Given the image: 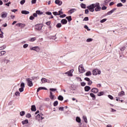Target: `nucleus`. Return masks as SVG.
Returning <instances> with one entry per match:
<instances>
[{
	"label": "nucleus",
	"instance_id": "f257e3e1",
	"mask_svg": "<svg viewBox=\"0 0 127 127\" xmlns=\"http://www.w3.org/2000/svg\"><path fill=\"white\" fill-rule=\"evenodd\" d=\"M50 98L52 100H54V97L55 96L53 95V93H52V92H55L56 91H57V89L50 88Z\"/></svg>",
	"mask_w": 127,
	"mask_h": 127
},
{
	"label": "nucleus",
	"instance_id": "f03ea898",
	"mask_svg": "<svg viewBox=\"0 0 127 127\" xmlns=\"http://www.w3.org/2000/svg\"><path fill=\"white\" fill-rule=\"evenodd\" d=\"M95 6H96V5L95 3H93L88 6L87 7L89 10V11H91V12H94V11H95Z\"/></svg>",
	"mask_w": 127,
	"mask_h": 127
},
{
	"label": "nucleus",
	"instance_id": "7ed1b4c3",
	"mask_svg": "<svg viewBox=\"0 0 127 127\" xmlns=\"http://www.w3.org/2000/svg\"><path fill=\"white\" fill-rule=\"evenodd\" d=\"M42 116H43V114H41V113H39V114H38L36 117V120L37 121H38V122H39L40 121V120H42L44 119V117H42Z\"/></svg>",
	"mask_w": 127,
	"mask_h": 127
},
{
	"label": "nucleus",
	"instance_id": "20e7f679",
	"mask_svg": "<svg viewBox=\"0 0 127 127\" xmlns=\"http://www.w3.org/2000/svg\"><path fill=\"white\" fill-rule=\"evenodd\" d=\"M94 8L95 11H100L101 10V6H100V3L96 2L95 3Z\"/></svg>",
	"mask_w": 127,
	"mask_h": 127
},
{
	"label": "nucleus",
	"instance_id": "39448f33",
	"mask_svg": "<svg viewBox=\"0 0 127 127\" xmlns=\"http://www.w3.org/2000/svg\"><path fill=\"white\" fill-rule=\"evenodd\" d=\"M26 81H27V85L29 87H32V86H33V83H32V79L28 78L26 79Z\"/></svg>",
	"mask_w": 127,
	"mask_h": 127
},
{
	"label": "nucleus",
	"instance_id": "423d86ee",
	"mask_svg": "<svg viewBox=\"0 0 127 127\" xmlns=\"http://www.w3.org/2000/svg\"><path fill=\"white\" fill-rule=\"evenodd\" d=\"M30 50H33L34 51H36V52H39V51H40V48H39V47L38 46H36L33 47H31L30 48Z\"/></svg>",
	"mask_w": 127,
	"mask_h": 127
},
{
	"label": "nucleus",
	"instance_id": "0eeeda50",
	"mask_svg": "<svg viewBox=\"0 0 127 127\" xmlns=\"http://www.w3.org/2000/svg\"><path fill=\"white\" fill-rule=\"evenodd\" d=\"M78 71L80 73H84L85 72V69L83 67V64L79 65L78 67Z\"/></svg>",
	"mask_w": 127,
	"mask_h": 127
},
{
	"label": "nucleus",
	"instance_id": "6e6552de",
	"mask_svg": "<svg viewBox=\"0 0 127 127\" xmlns=\"http://www.w3.org/2000/svg\"><path fill=\"white\" fill-rule=\"evenodd\" d=\"M24 87H25L24 83L22 82L20 84L21 88L19 89V91L20 93H22V92H23V91H24Z\"/></svg>",
	"mask_w": 127,
	"mask_h": 127
},
{
	"label": "nucleus",
	"instance_id": "1a4fd4ad",
	"mask_svg": "<svg viewBox=\"0 0 127 127\" xmlns=\"http://www.w3.org/2000/svg\"><path fill=\"white\" fill-rule=\"evenodd\" d=\"M100 75L101 74V71L98 69H95L93 70V75L96 76V75Z\"/></svg>",
	"mask_w": 127,
	"mask_h": 127
},
{
	"label": "nucleus",
	"instance_id": "9d476101",
	"mask_svg": "<svg viewBox=\"0 0 127 127\" xmlns=\"http://www.w3.org/2000/svg\"><path fill=\"white\" fill-rule=\"evenodd\" d=\"M73 72H74V69H71L67 72H65L64 74H65V75L67 74L68 76L72 77V76H73Z\"/></svg>",
	"mask_w": 127,
	"mask_h": 127
},
{
	"label": "nucleus",
	"instance_id": "9b49d317",
	"mask_svg": "<svg viewBox=\"0 0 127 127\" xmlns=\"http://www.w3.org/2000/svg\"><path fill=\"white\" fill-rule=\"evenodd\" d=\"M35 27L36 29H37V30H41L42 28V25H41V24H37L36 25Z\"/></svg>",
	"mask_w": 127,
	"mask_h": 127
},
{
	"label": "nucleus",
	"instance_id": "f8f14e48",
	"mask_svg": "<svg viewBox=\"0 0 127 127\" xmlns=\"http://www.w3.org/2000/svg\"><path fill=\"white\" fill-rule=\"evenodd\" d=\"M7 16V12H3L1 13V18H5Z\"/></svg>",
	"mask_w": 127,
	"mask_h": 127
},
{
	"label": "nucleus",
	"instance_id": "ddd939ff",
	"mask_svg": "<svg viewBox=\"0 0 127 127\" xmlns=\"http://www.w3.org/2000/svg\"><path fill=\"white\" fill-rule=\"evenodd\" d=\"M116 10H117V8H114L111 11L108 12V15H111V14H112V13H114V12L116 11Z\"/></svg>",
	"mask_w": 127,
	"mask_h": 127
},
{
	"label": "nucleus",
	"instance_id": "4468645a",
	"mask_svg": "<svg viewBox=\"0 0 127 127\" xmlns=\"http://www.w3.org/2000/svg\"><path fill=\"white\" fill-rule=\"evenodd\" d=\"M16 25L17 26H18V27H21L22 28H23V27H24V26H25V24L17 23V24H16Z\"/></svg>",
	"mask_w": 127,
	"mask_h": 127
},
{
	"label": "nucleus",
	"instance_id": "2eb2a0df",
	"mask_svg": "<svg viewBox=\"0 0 127 127\" xmlns=\"http://www.w3.org/2000/svg\"><path fill=\"white\" fill-rule=\"evenodd\" d=\"M91 92L94 94H97V93L99 92V89H98L97 88H92L91 89Z\"/></svg>",
	"mask_w": 127,
	"mask_h": 127
},
{
	"label": "nucleus",
	"instance_id": "dca6fc26",
	"mask_svg": "<svg viewBox=\"0 0 127 127\" xmlns=\"http://www.w3.org/2000/svg\"><path fill=\"white\" fill-rule=\"evenodd\" d=\"M55 2L56 4H58V5H61L62 4V1L60 0H56Z\"/></svg>",
	"mask_w": 127,
	"mask_h": 127
},
{
	"label": "nucleus",
	"instance_id": "f3484780",
	"mask_svg": "<svg viewBox=\"0 0 127 127\" xmlns=\"http://www.w3.org/2000/svg\"><path fill=\"white\" fill-rule=\"evenodd\" d=\"M84 90H85V92H89V91H90V90H91V87L89 86H86L84 87Z\"/></svg>",
	"mask_w": 127,
	"mask_h": 127
},
{
	"label": "nucleus",
	"instance_id": "a211bd4d",
	"mask_svg": "<svg viewBox=\"0 0 127 127\" xmlns=\"http://www.w3.org/2000/svg\"><path fill=\"white\" fill-rule=\"evenodd\" d=\"M61 22L62 23V24H67V21L66 19H63L61 20Z\"/></svg>",
	"mask_w": 127,
	"mask_h": 127
},
{
	"label": "nucleus",
	"instance_id": "6ab92c4d",
	"mask_svg": "<svg viewBox=\"0 0 127 127\" xmlns=\"http://www.w3.org/2000/svg\"><path fill=\"white\" fill-rule=\"evenodd\" d=\"M40 90H47V88H46V87H39L37 90V92L38 93V92H39Z\"/></svg>",
	"mask_w": 127,
	"mask_h": 127
},
{
	"label": "nucleus",
	"instance_id": "aec40b11",
	"mask_svg": "<svg viewBox=\"0 0 127 127\" xmlns=\"http://www.w3.org/2000/svg\"><path fill=\"white\" fill-rule=\"evenodd\" d=\"M31 110L32 112H35V111H36V107H35V105H32Z\"/></svg>",
	"mask_w": 127,
	"mask_h": 127
},
{
	"label": "nucleus",
	"instance_id": "412c9836",
	"mask_svg": "<svg viewBox=\"0 0 127 127\" xmlns=\"http://www.w3.org/2000/svg\"><path fill=\"white\" fill-rule=\"evenodd\" d=\"M22 14H29V11L26 10L21 11Z\"/></svg>",
	"mask_w": 127,
	"mask_h": 127
},
{
	"label": "nucleus",
	"instance_id": "4be33fe9",
	"mask_svg": "<svg viewBox=\"0 0 127 127\" xmlns=\"http://www.w3.org/2000/svg\"><path fill=\"white\" fill-rule=\"evenodd\" d=\"M124 95H125V92L121 91L119 93L118 96L119 97H123V96H124Z\"/></svg>",
	"mask_w": 127,
	"mask_h": 127
},
{
	"label": "nucleus",
	"instance_id": "5701e85b",
	"mask_svg": "<svg viewBox=\"0 0 127 127\" xmlns=\"http://www.w3.org/2000/svg\"><path fill=\"white\" fill-rule=\"evenodd\" d=\"M75 11H76V9H71L68 10V12L70 14H72V13H73V12H75Z\"/></svg>",
	"mask_w": 127,
	"mask_h": 127
},
{
	"label": "nucleus",
	"instance_id": "b1692460",
	"mask_svg": "<svg viewBox=\"0 0 127 127\" xmlns=\"http://www.w3.org/2000/svg\"><path fill=\"white\" fill-rule=\"evenodd\" d=\"M66 19H67L68 20V21L69 22H70V21H71V20H72V16H67L66 17Z\"/></svg>",
	"mask_w": 127,
	"mask_h": 127
},
{
	"label": "nucleus",
	"instance_id": "393cba45",
	"mask_svg": "<svg viewBox=\"0 0 127 127\" xmlns=\"http://www.w3.org/2000/svg\"><path fill=\"white\" fill-rule=\"evenodd\" d=\"M90 97H91V98H93V100H95L96 99V96L95 95V94H94V93H91L90 94Z\"/></svg>",
	"mask_w": 127,
	"mask_h": 127
},
{
	"label": "nucleus",
	"instance_id": "a878e982",
	"mask_svg": "<svg viewBox=\"0 0 127 127\" xmlns=\"http://www.w3.org/2000/svg\"><path fill=\"white\" fill-rule=\"evenodd\" d=\"M58 99L59 100V101H63V100H64V98L62 95L59 96Z\"/></svg>",
	"mask_w": 127,
	"mask_h": 127
},
{
	"label": "nucleus",
	"instance_id": "bb28decb",
	"mask_svg": "<svg viewBox=\"0 0 127 127\" xmlns=\"http://www.w3.org/2000/svg\"><path fill=\"white\" fill-rule=\"evenodd\" d=\"M22 124H23V125H26L27 124H28V120H25L22 121Z\"/></svg>",
	"mask_w": 127,
	"mask_h": 127
},
{
	"label": "nucleus",
	"instance_id": "cd10ccee",
	"mask_svg": "<svg viewBox=\"0 0 127 127\" xmlns=\"http://www.w3.org/2000/svg\"><path fill=\"white\" fill-rule=\"evenodd\" d=\"M5 53H6V52H5V51H2L0 52V56H2L3 55H4Z\"/></svg>",
	"mask_w": 127,
	"mask_h": 127
},
{
	"label": "nucleus",
	"instance_id": "c85d7f7f",
	"mask_svg": "<svg viewBox=\"0 0 127 127\" xmlns=\"http://www.w3.org/2000/svg\"><path fill=\"white\" fill-rule=\"evenodd\" d=\"M37 14H39V15H41V14H43V12H41L40 10H37L36 11Z\"/></svg>",
	"mask_w": 127,
	"mask_h": 127
},
{
	"label": "nucleus",
	"instance_id": "c756f323",
	"mask_svg": "<svg viewBox=\"0 0 127 127\" xmlns=\"http://www.w3.org/2000/svg\"><path fill=\"white\" fill-rule=\"evenodd\" d=\"M41 81L42 83H46V82H47V79L45 78H42L41 79Z\"/></svg>",
	"mask_w": 127,
	"mask_h": 127
},
{
	"label": "nucleus",
	"instance_id": "7c9ffc66",
	"mask_svg": "<svg viewBox=\"0 0 127 127\" xmlns=\"http://www.w3.org/2000/svg\"><path fill=\"white\" fill-rule=\"evenodd\" d=\"M6 48V46L5 45H3L2 47H0V50H3Z\"/></svg>",
	"mask_w": 127,
	"mask_h": 127
},
{
	"label": "nucleus",
	"instance_id": "2f4dec72",
	"mask_svg": "<svg viewBox=\"0 0 127 127\" xmlns=\"http://www.w3.org/2000/svg\"><path fill=\"white\" fill-rule=\"evenodd\" d=\"M104 91H102V92H99L98 93V95L97 96H98L99 97L101 96H103L104 95Z\"/></svg>",
	"mask_w": 127,
	"mask_h": 127
},
{
	"label": "nucleus",
	"instance_id": "473e14b6",
	"mask_svg": "<svg viewBox=\"0 0 127 127\" xmlns=\"http://www.w3.org/2000/svg\"><path fill=\"white\" fill-rule=\"evenodd\" d=\"M50 38L51 39H53L54 40H55V39H56V38H57L56 37V35H55V36H50Z\"/></svg>",
	"mask_w": 127,
	"mask_h": 127
},
{
	"label": "nucleus",
	"instance_id": "72a5a7b5",
	"mask_svg": "<svg viewBox=\"0 0 127 127\" xmlns=\"http://www.w3.org/2000/svg\"><path fill=\"white\" fill-rule=\"evenodd\" d=\"M83 119L84 121L85 122V123H86V124H87V123H88V121L87 120V117L84 116L83 117Z\"/></svg>",
	"mask_w": 127,
	"mask_h": 127
},
{
	"label": "nucleus",
	"instance_id": "f704fd0d",
	"mask_svg": "<svg viewBox=\"0 0 127 127\" xmlns=\"http://www.w3.org/2000/svg\"><path fill=\"white\" fill-rule=\"evenodd\" d=\"M35 40H36V38L34 37V38H32L29 40V41H30L31 42H33V41H35Z\"/></svg>",
	"mask_w": 127,
	"mask_h": 127
},
{
	"label": "nucleus",
	"instance_id": "c9c22d12",
	"mask_svg": "<svg viewBox=\"0 0 127 127\" xmlns=\"http://www.w3.org/2000/svg\"><path fill=\"white\" fill-rule=\"evenodd\" d=\"M92 75V73L91 71H88L85 73L86 76H91Z\"/></svg>",
	"mask_w": 127,
	"mask_h": 127
},
{
	"label": "nucleus",
	"instance_id": "e433bc0d",
	"mask_svg": "<svg viewBox=\"0 0 127 127\" xmlns=\"http://www.w3.org/2000/svg\"><path fill=\"white\" fill-rule=\"evenodd\" d=\"M61 26H62V25L60 23H59L56 25V27H57L58 28H60Z\"/></svg>",
	"mask_w": 127,
	"mask_h": 127
},
{
	"label": "nucleus",
	"instance_id": "4c0bfd02",
	"mask_svg": "<svg viewBox=\"0 0 127 127\" xmlns=\"http://www.w3.org/2000/svg\"><path fill=\"white\" fill-rule=\"evenodd\" d=\"M24 115H25V112L22 111L20 112V115L21 116V117H23V116H24Z\"/></svg>",
	"mask_w": 127,
	"mask_h": 127
},
{
	"label": "nucleus",
	"instance_id": "58836bf2",
	"mask_svg": "<svg viewBox=\"0 0 127 127\" xmlns=\"http://www.w3.org/2000/svg\"><path fill=\"white\" fill-rule=\"evenodd\" d=\"M76 121L77 123H81V119L79 117H76Z\"/></svg>",
	"mask_w": 127,
	"mask_h": 127
},
{
	"label": "nucleus",
	"instance_id": "ea45409f",
	"mask_svg": "<svg viewBox=\"0 0 127 127\" xmlns=\"http://www.w3.org/2000/svg\"><path fill=\"white\" fill-rule=\"evenodd\" d=\"M84 28H85V29H87V30L88 31H90V30H91V29H89V27H88V26H87V25H85L84 26Z\"/></svg>",
	"mask_w": 127,
	"mask_h": 127
},
{
	"label": "nucleus",
	"instance_id": "a19ab883",
	"mask_svg": "<svg viewBox=\"0 0 127 127\" xmlns=\"http://www.w3.org/2000/svg\"><path fill=\"white\" fill-rule=\"evenodd\" d=\"M123 3H119L117 4V7H121L123 6Z\"/></svg>",
	"mask_w": 127,
	"mask_h": 127
},
{
	"label": "nucleus",
	"instance_id": "79ce46f5",
	"mask_svg": "<svg viewBox=\"0 0 127 127\" xmlns=\"http://www.w3.org/2000/svg\"><path fill=\"white\" fill-rule=\"evenodd\" d=\"M9 60H6V58H4V63H6V64H7V63H8V62H9Z\"/></svg>",
	"mask_w": 127,
	"mask_h": 127
},
{
	"label": "nucleus",
	"instance_id": "37998d69",
	"mask_svg": "<svg viewBox=\"0 0 127 127\" xmlns=\"http://www.w3.org/2000/svg\"><path fill=\"white\" fill-rule=\"evenodd\" d=\"M126 47H123L121 49V51H122V52H124L125 51V50H126Z\"/></svg>",
	"mask_w": 127,
	"mask_h": 127
},
{
	"label": "nucleus",
	"instance_id": "c03bdc74",
	"mask_svg": "<svg viewBox=\"0 0 127 127\" xmlns=\"http://www.w3.org/2000/svg\"><path fill=\"white\" fill-rule=\"evenodd\" d=\"M58 105V101H55L54 103V107H57Z\"/></svg>",
	"mask_w": 127,
	"mask_h": 127
},
{
	"label": "nucleus",
	"instance_id": "a18cd8bd",
	"mask_svg": "<svg viewBox=\"0 0 127 127\" xmlns=\"http://www.w3.org/2000/svg\"><path fill=\"white\" fill-rule=\"evenodd\" d=\"M80 5H81L82 8H86V4H85L84 3H81Z\"/></svg>",
	"mask_w": 127,
	"mask_h": 127
},
{
	"label": "nucleus",
	"instance_id": "49530a36",
	"mask_svg": "<svg viewBox=\"0 0 127 127\" xmlns=\"http://www.w3.org/2000/svg\"><path fill=\"white\" fill-rule=\"evenodd\" d=\"M92 41H93V39L92 38H89L86 40V42H91Z\"/></svg>",
	"mask_w": 127,
	"mask_h": 127
},
{
	"label": "nucleus",
	"instance_id": "de8ad7c7",
	"mask_svg": "<svg viewBox=\"0 0 127 127\" xmlns=\"http://www.w3.org/2000/svg\"><path fill=\"white\" fill-rule=\"evenodd\" d=\"M108 97L109 98V99H110V100H114V97H113V96L109 95Z\"/></svg>",
	"mask_w": 127,
	"mask_h": 127
},
{
	"label": "nucleus",
	"instance_id": "09e8293b",
	"mask_svg": "<svg viewBox=\"0 0 127 127\" xmlns=\"http://www.w3.org/2000/svg\"><path fill=\"white\" fill-rule=\"evenodd\" d=\"M89 20V17H85L83 19V21H88Z\"/></svg>",
	"mask_w": 127,
	"mask_h": 127
},
{
	"label": "nucleus",
	"instance_id": "8fccbe9b",
	"mask_svg": "<svg viewBox=\"0 0 127 127\" xmlns=\"http://www.w3.org/2000/svg\"><path fill=\"white\" fill-rule=\"evenodd\" d=\"M15 96H20V93H19V91H16L15 93Z\"/></svg>",
	"mask_w": 127,
	"mask_h": 127
},
{
	"label": "nucleus",
	"instance_id": "3c124183",
	"mask_svg": "<svg viewBox=\"0 0 127 127\" xmlns=\"http://www.w3.org/2000/svg\"><path fill=\"white\" fill-rule=\"evenodd\" d=\"M25 2V0H22L20 1V4L22 5V4H24Z\"/></svg>",
	"mask_w": 127,
	"mask_h": 127
},
{
	"label": "nucleus",
	"instance_id": "603ef678",
	"mask_svg": "<svg viewBox=\"0 0 127 127\" xmlns=\"http://www.w3.org/2000/svg\"><path fill=\"white\" fill-rule=\"evenodd\" d=\"M106 21H107V19H103L100 20V22H101V23H104V22H105Z\"/></svg>",
	"mask_w": 127,
	"mask_h": 127
},
{
	"label": "nucleus",
	"instance_id": "864d4df0",
	"mask_svg": "<svg viewBox=\"0 0 127 127\" xmlns=\"http://www.w3.org/2000/svg\"><path fill=\"white\" fill-rule=\"evenodd\" d=\"M23 48H27L28 47V44H25L23 46Z\"/></svg>",
	"mask_w": 127,
	"mask_h": 127
},
{
	"label": "nucleus",
	"instance_id": "5fc2aeb1",
	"mask_svg": "<svg viewBox=\"0 0 127 127\" xmlns=\"http://www.w3.org/2000/svg\"><path fill=\"white\" fill-rule=\"evenodd\" d=\"M61 14H63V12H62V9L59 11V14L58 15H61Z\"/></svg>",
	"mask_w": 127,
	"mask_h": 127
},
{
	"label": "nucleus",
	"instance_id": "6e6d98bb",
	"mask_svg": "<svg viewBox=\"0 0 127 127\" xmlns=\"http://www.w3.org/2000/svg\"><path fill=\"white\" fill-rule=\"evenodd\" d=\"M92 80L89 79V81H88L87 82V84L89 85H92Z\"/></svg>",
	"mask_w": 127,
	"mask_h": 127
},
{
	"label": "nucleus",
	"instance_id": "4d7b16f0",
	"mask_svg": "<svg viewBox=\"0 0 127 127\" xmlns=\"http://www.w3.org/2000/svg\"><path fill=\"white\" fill-rule=\"evenodd\" d=\"M46 14H47V15H52V13L51 12H46Z\"/></svg>",
	"mask_w": 127,
	"mask_h": 127
},
{
	"label": "nucleus",
	"instance_id": "13d9d810",
	"mask_svg": "<svg viewBox=\"0 0 127 127\" xmlns=\"http://www.w3.org/2000/svg\"><path fill=\"white\" fill-rule=\"evenodd\" d=\"M60 17L61 18H63L64 17H66V14H64L63 15H61L60 16Z\"/></svg>",
	"mask_w": 127,
	"mask_h": 127
},
{
	"label": "nucleus",
	"instance_id": "bf43d9fd",
	"mask_svg": "<svg viewBox=\"0 0 127 127\" xmlns=\"http://www.w3.org/2000/svg\"><path fill=\"white\" fill-rule=\"evenodd\" d=\"M26 118H31V115L30 114H27L26 116Z\"/></svg>",
	"mask_w": 127,
	"mask_h": 127
},
{
	"label": "nucleus",
	"instance_id": "052dcab7",
	"mask_svg": "<svg viewBox=\"0 0 127 127\" xmlns=\"http://www.w3.org/2000/svg\"><path fill=\"white\" fill-rule=\"evenodd\" d=\"M81 85L82 87H84V86H86V83L82 82L81 83Z\"/></svg>",
	"mask_w": 127,
	"mask_h": 127
},
{
	"label": "nucleus",
	"instance_id": "680f3d73",
	"mask_svg": "<svg viewBox=\"0 0 127 127\" xmlns=\"http://www.w3.org/2000/svg\"><path fill=\"white\" fill-rule=\"evenodd\" d=\"M101 9H102V10H105V9H107V6H103L102 7Z\"/></svg>",
	"mask_w": 127,
	"mask_h": 127
},
{
	"label": "nucleus",
	"instance_id": "e2e57ef3",
	"mask_svg": "<svg viewBox=\"0 0 127 127\" xmlns=\"http://www.w3.org/2000/svg\"><path fill=\"white\" fill-rule=\"evenodd\" d=\"M29 19L30 20H33L34 19V17L33 16H30V18H29Z\"/></svg>",
	"mask_w": 127,
	"mask_h": 127
},
{
	"label": "nucleus",
	"instance_id": "0e129e2a",
	"mask_svg": "<svg viewBox=\"0 0 127 127\" xmlns=\"http://www.w3.org/2000/svg\"><path fill=\"white\" fill-rule=\"evenodd\" d=\"M85 14H88L89 13V10L88 9H85Z\"/></svg>",
	"mask_w": 127,
	"mask_h": 127
},
{
	"label": "nucleus",
	"instance_id": "69168bd1",
	"mask_svg": "<svg viewBox=\"0 0 127 127\" xmlns=\"http://www.w3.org/2000/svg\"><path fill=\"white\" fill-rule=\"evenodd\" d=\"M59 110H60V111H64V107H60V108H59Z\"/></svg>",
	"mask_w": 127,
	"mask_h": 127
},
{
	"label": "nucleus",
	"instance_id": "338daca9",
	"mask_svg": "<svg viewBox=\"0 0 127 127\" xmlns=\"http://www.w3.org/2000/svg\"><path fill=\"white\" fill-rule=\"evenodd\" d=\"M84 80L85 81H87V82H88V81H90V78H88V77H85L84 78Z\"/></svg>",
	"mask_w": 127,
	"mask_h": 127
},
{
	"label": "nucleus",
	"instance_id": "774afa93",
	"mask_svg": "<svg viewBox=\"0 0 127 127\" xmlns=\"http://www.w3.org/2000/svg\"><path fill=\"white\" fill-rule=\"evenodd\" d=\"M31 2L33 4L36 3V0H32Z\"/></svg>",
	"mask_w": 127,
	"mask_h": 127
}]
</instances>
